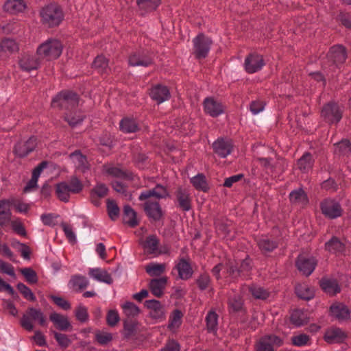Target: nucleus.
Masks as SVG:
<instances>
[{
	"label": "nucleus",
	"mask_w": 351,
	"mask_h": 351,
	"mask_svg": "<svg viewBox=\"0 0 351 351\" xmlns=\"http://www.w3.org/2000/svg\"><path fill=\"white\" fill-rule=\"evenodd\" d=\"M95 339L101 345H106L112 339V334L105 331H97L95 333Z\"/></svg>",
	"instance_id": "nucleus-59"
},
{
	"label": "nucleus",
	"mask_w": 351,
	"mask_h": 351,
	"mask_svg": "<svg viewBox=\"0 0 351 351\" xmlns=\"http://www.w3.org/2000/svg\"><path fill=\"white\" fill-rule=\"evenodd\" d=\"M178 206L183 211H189L191 208V197L186 189L179 187L176 193Z\"/></svg>",
	"instance_id": "nucleus-20"
},
{
	"label": "nucleus",
	"mask_w": 351,
	"mask_h": 351,
	"mask_svg": "<svg viewBox=\"0 0 351 351\" xmlns=\"http://www.w3.org/2000/svg\"><path fill=\"white\" fill-rule=\"evenodd\" d=\"M104 171L108 176L116 178L112 184L113 189L118 193L125 194L128 189L127 182H130L129 176L122 169L111 165L105 166Z\"/></svg>",
	"instance_id": "nucleus-5"
},
{
	"label": "nucleus",
	"mask_w": 351,
	"mask_h": 351,
	"mask_svg": "<svg viewBox=\"0 0 351 351\" xmlns=\"http://www.w3.org/2000/svg\"><path fill=\"white\" fill-rule=\"evenodd\" d=\"M107 210L109 217L115 221L119 215V208L114 200L107 199Z\"/></svg>",
	"instance_id": "nucleus-56"
},
{
	"label": "nucleus",
	"mask_w": 351,
	"mask_h": 351,
	"mask_svg": "<svg viewBox=\"0 0 351 351\" xmlns=\"http://www.w3.org/2000/svg\"><path fill=\"white\" fill-rule=\"evenodd\" d=\"M180 278L188 280L193 276V271L189 262L184 258H180L176 265Z\"/></svg>",
	"instance_id": "nucleus-28"
},
{
	"label": "nucleus",
	"mask_w": 351,
	"mask_h": 351,
	"mask_svg": "<svg viewBox=\"0 0 351 351\" xmlns=\"http://www.w3.org/2000/svg\"><path fill=\"white\" fill-rule=\"evenodd\" d=\"M40 14L43 23L49 27L58 25L63 19L62 10L56 4H50L43 8Z\"/></svg>",
	"instance_id": "nucleus-7"
},
{
	"label": "nucleus",
	"mask_w": 351,
	"mask_h": 351,
	"mask_svg": "<svg viewBox=\"0 0 351 351\" xmlns=\"http://www.w3.org/2000/svg\"><path fill=\"white\" fill-rule=\"evenodd\" d=\"M322 213L330 219H335L342 214V208L337 201L332 199H326L320 204Z\"/></svg>",
	"instance_id": "nucleus-11"
},
{
	"label": "nucleus",
	"mask_w": 351,
	"mask_h": 351,
	"mask_svg": "<svg viewBox=\"0 0 351 351\" xmlns=\"http://www.w3.org/2000/svg\"><path fill=\"white\" fill-rule=\"evenodd\" d=\"M33 322H38L41 326L47 324V319L40 310L29 307L23 315L21 320V324L23 328L28 331L34 329Z\"/></svg>",
	"instance_id": "nucleus-9"
},
{
	"label": "nucleus",
	"mask_w": 351,
	"mask_h": 351,
	"mask_svg": "<svg viewBox=\"0 0 351 351\" xmlns=\"http://www.w3.org/2000/svg\"><path fill=\"white\" fill-rule=\"evenodd\" d=\"M78 95L70 90H64L57 95L51 101L54 108L65 109L68 111L73 110L78 104Z\"/></svg>",
	"instance_id": "nucleus-6"
},
{
	"label": "nucleus",
	"mask_w": 351,
	"mask_h": 351,
	"mask_svg": "<svg viewBox=\"0 0 351 351\" xmlns=\"http://www.w3.org/2000/svg\"><path fill=\"white\" fill-rule=\"evenodd\" d=\"M325 249L331 254L341 255L344 254L346 247L343 242L337 237H332L325 244Z\"/></svg>",
	"instance_id": "nucleus-26"
},
{
	"label": "nucleus",
	"mask_w": 351,
	"mask_h": 351,
	"mask_svg": "<svg viewBox=\"0 0 351 351\" xmlns=\"http://www.w3.org/2000/svg\"><path fill=\"white\" fill-rule=\"evenodd\" d=\"M0 44L6 56L18 50V45L12 39H3Z\"/></svg>",
	"instance_id": "nucleus-55"
},
{
	"label": "nucleus",
	"mask_w": 351,
	"mask_h": 351,
	"mask_svg": "<svg viewBox=\"0 0 351 351\" xmlns=\"http://www.w3.org/2000/svg\"><path fill=\"white\" fill-rule=\"evenodd\" d=\"M282 340L276 335H265L256 344V351H274L275 347L282 345Z\"/></svg>",
	"instance_id": "nucleus-12"
},
{
	"label": "nucleus",
	"mask_w": 351,
	"mask_h": 351,
	"mask_svg": "<svg viewBox=\"0 0 351 351\" xmlns=\"http://www.w3.org/2000/svg\"><path fill=\"white\" fill-rule=\"evenodd\" d=\"M71 159L74 162L76 168L81 171H85L88 169L89 165L87 158L80 152H75L70 155Z\"/></svg>",
	"instance_id": "nucleus-39"
},
{
	"label": "nucleus",
	"mask_w": 351,
	"mask_h": 351,
	"mask_svg": "<svg viewBox=\"0 0 351 351\" xmlns=\"http://www.w3.org/2000/svg\"><path fill=\"white\" fill-rule=\"evenodd\" d=\"M57 217L58 215L56 214L47 213L42 215L40 219L45 226H54L57 223Z\"/></svg>",
	"instance_id": "nucleus-64"
},
{
	"label": "nucleus",
	"mask_w": 351,
	"mask_h": 351,
	"mask_svg": "<svg viewBox=\"0 0 351 351\" xmlns=\"http://www.w3.org/2000/svg\"><path fill=\"white\" fill-rule=\"evenodd\" d=\"M347 55L346 49L341 45L332 47L326 55V60L323 62V69L329 77H334L333 73L339 69L345 62Z\"/></svg>",
	"instance_id": "nucleus-2"
},
{
	"label": "nucleus",
	"mask_w": 351,
	"mask_h": 351,
	"mask_svg": "<svg viewBox=\"0 0 351 351\" xmlns=\"http://www.w3.org/2000/svg\"><path fill=\"white\" fill-rule=\"evenodd\" d=\"M49 319L58 330L66 331L71 327L67 317L59 313H51Z\"/></svg>",
	"instance_id": "nucleus-35"
},
{
	"label": "nucleus",
	"mask_w": 351,
	"mask_h": 351,
	"mask_svg": "<svg viewBox=\"0 0 351 351\" xmlns=\"http://www.w3.org/2000/svg\"><path fill=\"white\" fill-rule=\"evenodd\" d=\"M193 53L198 59L205 58L210 51L212 40L203 34H198L193 40Z\"/></svg>",
	"instance_id": "nucleus-10"
},
{
	"label": "nucleus",
	"mask_w": 351,
	"mask_h": 351,
	"mask_svg": "<svg viewBox=\"0 0 351 351\" xmlns=\"http://www.w3.org/2000/svg\"><path fill=\"white\" fill-rule=\"evenodd\" d=\"M196 283L200 290L204 291L208 289L210 292H213V289L211 285V279L208 274H201L196 280Z\"/></svg>",
	"instance_id": "nucleus-46"
},
{
	"label": "nucleus",
	"mask_w": 351,
	"mask_h": 351,
	"mask_svg": "<svg viewBox=\"0 0 351 351\" xmlns=\"http://www.w3.org/2000/svg\"><path fill=\"white\" fill-rule=\"evenodd\" d=\"M343 112V107L337 103L329 102L323 106L321 117L328 124H337L342 118Z\"/></svg>",
	"instance_id": "nucleus-8"
},
{
	"label": "nucleus",
	"mask_w": 351,
	"mask_h": 351,
	"mask_svg": "<svg viewBox=\"0 0 351 351\" xmlns=\"http://www.w3.org/2000/svg\"><path fill=\"white\" fill-rule=\"evenodd\" d=\"M295 293L299 298L309 300L313 298L315 291L313 287L306 284H300L296 286Z\"/></svg>",
	"instance_id": "nucleus-41"
},
{
	"label": "nucleus",
	"mask_w": 351,
	"mask_h": 351,
	"mask_svg": "<svg viewBox=\"0 0 351 351\" xmlns=\"http://www.w3.org/2000/svg\"><path fill=\"white\" fill-rule=\"evenodd\" d=\"M193 186L197 189L202 191H207L208 189L206 177L201 173L193 177L191 179Z\"/></svg>",
	"instance_id": "nucleus-45"
},
{
	"label": "nucleus",
	"mask_w": 351,
	"mask_h": 351,
	"mask_svg": "<svg viewBox=\"0 0 351 351\" xmlns=\"http://www.w3.org/2000/svg\"><path fill=\"white\" fill-rule=\"evenodd\" d=\"M213 149L217 155L226 158L232 152L233 145L231 140L219 138L213 143Z\"/></svg>",
	"instance_id": "nucleus-16"
},
{
	"label": "nucleus",
	"mask_w": 351,
	"mask_h": 351,
	"mask_svg": "<svg viewBox=\"0 0 351 351\" xmlns=\"http://www.w3.org/2000/svg\"><path fill=\"white\" fill-rule=\"evenodd\" d=\"M320 286L327 293L335 295L340 291V287L335 279L323 278L320 281Z\"/></svg>",
	"instance_id": "nucleus-38"
},
{
	"label": "nucleus",
	"mask_w": 351,
	"mask_h": 351,
	"mask_svg": "<svg viewBox=\"0 0 351 351\" xmlns=\"http://www.w3.org/2000/svg\"><path fill=\"white\" fill-rule=\"evenodd\" d=\"M265 65L263 56L256 53H251L246 57L244 62L245 71L248 73H254L260 71Z\"/></svg>",
	"instance_id": "nucleus-14"
},
{
	"label": "nucleus",
	"mask_w": 351,
	"mask_h": 351,
	"mask_svg": "<svg viewBox=\"0 0 351 351\" xmlns=\"http://www.w3.org/2000/svg\"><path fill=\"white\" fill-rule=\"evenodd\" d=\"M140 243L147 254L155 256L160 243L158 239L155 235L147 237L145 241H142L140 238Z\"/></svg>",
	"instance_id": "nucleus-30"
},
{
	"label": "nucleus",
	"mask_w": 351,
	"mask_h": 351,
	"mask_svg": "<svg viewBox=\"0 0 351 351\" xmlns=\"http://www.w3.org/2000/svg\"><path fill=\"white\" fill-rule=\"evenodd\" d=\"M265 103L261 100L252 101L250 105V110L251 112L256 115L263 111L265 109Z\"/></svg>",
	"instance_id": "nucleus-62"
},
{
	"label": "nucleus",
	"mask_w": 351,
	"mask_h": 351,
	"mask_svg": "<svg viewBox=\"0 0 351 351\" xmlns=\"http://www.w3.org/2000/svg\"><path fill=\"white\" fill-rule=\"evenodd\" d=\"M85 116L80 111L71 110L64 114V120L72 127H76L81 124Z\"/></svg>",
	"instance_id": "nucleus-37"
},
{
	"label": "nucleus",
	"mask_w": 351,
	"mask_h": 351,
	"mask_svg": "<svg viewBox=\"0 0 351 351\" xmlns=\"http://www.w3.org/2000/svg\"><path fill=\"white\" fill-rule=\"evenodd\" d=\"M108 193V188L104 184H97L92 191V201L93 204L96 206L99 204V200H95V196L96 195L99 198H101L105 197Z\"/></svg>",
	"instance_id": "nucleus-53"
},
{
	"label": "nucleus",
	"mask_w": 351,
	"mask_h": 351,
	"mask_svg": "<svg viewBox=\"0 0 351 351\" xmlns=\"http://www.w3.org/2000/svg\"><path fill=\"white\" fill-rule=\"evenodd\" d=\"M291 322L295 326H300L307 322L306 314L301 310H294L291 314Z\"/></svg>",
	"instance_id": "nucleus-47"
},
{
	"label": "nucleus",
	"mask_w": 351,
	"mask_h": 351,
	"mask_svg": "<svg viewBox=\"0 0 351 351\" xmlns=\"http://www.w3.org/2000/svg\"><path fill=\"white\" fill-rule=\"evenodd\" d=\"M62 45L56 39H49L37 49V56L40 58L51 60L58 58L62 53Z\"/></svg>",
	"instance_id": "nucleus-4"
},
{
	"label": "nucleus",
	"mask_w": 351,
	"mask_h": 351,
	"mask_svg": "<svg viewBox=\"0 0 351 351\" xmlns=\"http://www.w3.org/2000/svg\"><path fill=\"white\" fill-rule=\"evenodd\" d=\"M335 154L349 156L351 154V143L348 140H343L335 144Z\"/></svg>",
	"instance_id": "nucleus-51"
},
{
	"label": "nucleus",
	"mask_w": 351,
	"mask_h": 351,
	"mask_svg": "<svg viewBox=\"0 0 351 351\" xmlns=\"http://www.w3.org/2000/svg\"><path fill=\"white\" fill-rule=\"evenodd\" d=\"M88 275L92 278L99 282H105L108 285L112 282L110 275L107 271L101 268H90Z\"/></svg>",
	"instance_id": "nucleus-32"
},
{
	"label": "nucleus",
	"mask_w": 351,
	"mask_h": 351,
	"mask_svg": "<svg viewBox=\"0 0 351 351\" xmlns=\"http://www.w3.org/2000/svg\"><path fill=\"white\" fill-rule=\"evenodd\" d=\"M160 2L161 0H136L138 11L141 15L155 10Z\"/></svg>",
	"instance_id": "nucleus-33"
},
{
	"label": "nucleus",
	"mask_w": 351,
	"mask_h": 351,
	"mask_svg": "<svg viewBox=\"0 0 351 351\" xmlns=\"http://www.w3.org/2000/svg\"><path fill=\"white\" fill-rule=\"evenodd\" d=\"M152 63V59L147 53H143L138 56H133V66H148Z\"/></svg>",
	"instance_id": "nucleus-54"
},
{
	"label": "nucleus",
	"mask_w": 351,
	"mask_h": 351,
	"mask_svg": "<svg viewBox=\"0 0 351 351\" xmlns=\"http://www.w3.org/2000/svg\"><path fill=\"white\" fill-rule=\"evenodd\" d=\"M217 319L218 315L214 311H210L206 317V326L209 332L215 333L217 330Z\"/></svg>",
	"instance_id": "nucleus-48"
},
{
	"label": "nucleus",
	"mask_w": 351,
	"mask_h": 351,
	"mask_svg": "<svg viewBox=\"0 0 351 351\" xmlns=\"http://www.w3.org/2000/svg\"><path fill=\"white\" fill-rule=\"evenodd\" d=\"M251 269V261L248 258H245L242 261L239 267L233 265L230 266L228 269V272L230 275L234 276H236L237 275L246 276Z\"/></svg>",
	"instance_id": "nucleus-29"
},
{
	"label": "nucleus",
	"mask_w": 351,
	"mask_h": 351,
	"mask_svg": "<svg viewBox=\"0 0 351 351\" xmlns=\"http://www.w3.org/2000/svg\"><path fill=\"white\" fill-rule=\"evenodd\" d=\"M40 57L36 54H24L19 60L21 69L25 71L36 70L41 62Z\"/></svg>",
	"instance_id": "nucleus-19"
},
{
	"label": "nucleus",
	"mask_w": 351,
	"mask_h": 351,
	"mask_svg": "<svg viewBox=\"0 0 351 351\" xmlns=\"http://www.w3.org/2000/svg\"><path fill=\"white\" fill-rule=\"evenodd\" d=\"M83 189L82 182L73 177L69 182H62L56 186V194L58 198L64 202L69 201L71 193H78Z\"/></svg>",
	"instance_id": "nucleus-3"
},
{
	"label": "nucleus",
	"mask_w": 351,
	"mask_h": 351,
	"mask_svg": "<svg viewBox=\"0 0 351 351\" xmlns=\"http://www.w3.org/2000/svg\"><path fill=\"white\" fill-rule=\"evenodd\" d=\"M146 273L150 276H160L165 272L166 265L152 262L145 266Z\"/></svg>",
	"instance_id": "nucleus-40"
},
{
	"label": "nucleus",
	"mask_w": 351,
	"mask_h": 351,
	"mask_svg": "<svg viewBox=\"0 0 351 351\" xmlns=\"http://www.w3.org/2000/svg\"><path fill=\"white\" fill-rule=\"evenodd\" d=\"M36 145V138L32 136L26 141H20L16 143L14 146V154L19 158L25 157L34 150Z\"/></svg>",
	"instance_id": "nucleus-13"
},
{
	"label": "nucleus",
	"mask_w": 351,
	"mask_h": 351,
	"mask_svg": "<svg viewBox=\"0 0 351 351\" xmlns=\"http://www.w3.org/2000/svg\"><path fill=\"white\" fill-rule=\"evenodd\" d=\"M10 202L8 200L0 201V225L6 224L10 219Z\"/></svg>",
	"instance_id": "nucleus-42"
},
{
	"label": "nucleus",
	"mask_w": 351,
	"mask_h": 351,
	"mask_svg": "<svg viewBox=\"0 0 351 351\" xmlns=\"http://www.w3.org/2000/svg\"><path fill=\"white\" fill-rule=\"evenodd\" d=\"M168 195L167 189L162 185L158 184L152 189L143 191L139 196L141 200L147 199L145 203V210L149 217L154 221L159 220L162 215V210L158 202L149 199L151 197L156 199L165 198Z\"/></svg>",
	"instance_id": "nucleus-1"
},
{
	"label": "nucleus",
	"mask_w": 351,
	"mask_h": 351,
	"mask_svg": "<svg viewBox=\"0 0 351 351\" xmlns=\"http://www.w3.org/2000/svg\"><path fill=\"white\" fill-rule=\"evenodd\" d=\"M69 284L73 289L81 290L86 288L89 282L84 276H75L71 279Z\"/></svg>",
	"instance_id": "nucleus-49"
},
{
	"label": "nucleus",
	"mask_w": 351,
	"mask_h": 351,
	"mask_svg": "<svg viewBox=\"0 0 351 351\" xmlns=\"http://www.w3.org/2000/svg\"><path fill=\"white\" fill-rule=\"evenodd\" d=\"M150 97L158 104H161L167 101L170 98V92L169 88L161 84L154 86L149 93Z\"/></svg>",
	"instance_id": "nucleus-21"
},
{
	"label": "nucleus",
	"mask_w": 351,
	"mask_h": 351,
	"mask_svg": "<svg viewBox=\"0 0 351 351\" xmlns=\"http://www.w3.org/2000/svg\"><path fill=\"white\" fill-rule=\"evenodd\" d=\"M53 336L58 344L64 348H67L71 343L70 339L65 334L53 332Z\"/></svg>",
	"instance_id": "nucleus-63"
},
{
	"label": "nucleus",
	"mask_w": 351,
	"mask_h": 351,
	"mask_svg": "<svg viewBox=\"0 0 351 351\" xmlns=\"http://www.w3.org/2000/svg\"><path fill=\"white\" fill-rule=\"evenodd\" d=\"M183 315L180 310L174 309L169 315L167 328L171 332H176L182 323Z\"/></svg>",
	"instance_id": "nucleus-31"
},
{
	"label": "nucleus",
	"mask_w": 351,
	"mask_h": 351,
	"mask_svg": "<svg viewBox=\"0 0 351 351\" xmlns=\"http://www.w3.org/2000/svg\"><path fill=\"white\" fill-rule=\"evenodd\" d=\"M21 274L24 276L26 280L29 283H35L38 278L36 272L29 267H25L21 270Z\"/></svg>",
	"instance_id": "nucleus-61"
},
{
	"label": "nucleus",
	"mask_w": 351,
	"mask_h": 351,
	"mask_svg": "<svg viewBox=\"0 0 351 351\" xmlns=\"http://www.w3.org/2000/svg\"><path fill=\"white\" fill-rule=\"evenodd\" d=\"M289 199L292 204L302 207L306 206L308 202L306 193L301 189L291 191L289 194Z\"/></svg>",
	"instance_id": "nucleus-36"
},
{
	"label": "nucleus",
	"mask_w": 351,
	"mask_h": 351,
	"mask_svg": "<svg viewBox=\"0 0 351 351\" xmlns=\"http://www.w3.org/2000/svg\"><path fill=\"white\" fill-rule=\"evenodd\" d=\"M203 106L205 112L212 117H217L224 112L223 105L213 97L206 98Z\"/></svg>",
	"instance_id": "nucleus-17"
},
{
	"label": "nucleus",
	"mask_w": 351,
	"mask_h": 351,
	"mask_svg": "<svg viewBox=\"0 0 351 351\" xmlns=\"http://www.w3.org/2000/svg\"><path fill=\"white\" fill-rule=\"evenodd\" d=\"M123 310V313L125 316L123 319L124 332L126 337H130L132 335V302H125L121 304Z\"/></svg>",
	"instance_id": "nucleus-25"
},
{
	"label": "nucleus",
	"mask_w": 351,
	"mask_h": 351,
	"mask_svg": "<svg viewBox=\"0 0 351 351\" xmlns=\"http://www.w3.org/2000/svg\"><path fill=\"white\" fill-rule=\"evenodd\" d=\"M120 321V316L116 309H110L106 315V323L110 327L115 326Z\"/></svg>",
	"instance_id": "nucleus-57"
},
{
	"label": "nucleus",
	"mask_w": 351,
	"mask_h": 351,
	"mask_svg": "<svg viewBox=\"0 0 351 351\" xmlns=\"http://www.w3.org/2000/svg\"><path fill=\"white\" fill-rule=\"evenodd\" d=\"M17 289L25 299L30 301H34L36 300V298L31 289L23 283H19L17 285Z\"/></svg>",
	"instance_id": "nucleus-60"
},
{
	"label": "nucleus",
	"mask_w": 351,
	"mask_h": 351,
	"mask_svg": "<svg viewBox=\"0 0 351 351\" xmlns=\"http://www.w3.org/2000/svg\"><path fill=\"white\" fill-rule=\"evenodd\" d=\"M298 167L304 173L308 172L313 165V159L308 152L305 153L298 161Z\"/></svg>",
	"instance_id": "nucleus-44"
},
{
	"label": "nucleus",
	"mask_w": 351,
	"mask_h": 351,
	"mask_svg": "<svg viewBox=\"0 0 351 351\" xmlns=\"http://www.w3.org/2000/svg\"><path fill=\"white\" fill-rule=\"evenodd\" d=\"M145 305L149 310V315L152 319L158 321H162L165 319V308L160 301L156 300H147Z\"/></svg>",
	"instance_id": "nucleus-15"
},
{
	"label": "nucleus",
	"mask_w": 351,
	"mask_h": 351,
	"mask_svg": "<svg viewBox=\"0 0 351 351\" xmlns=\"http://www.w3.org/2000/svg\"><path fill=\"white\" fill-rule=\"evenodd\" d=\"M167 281L168 278L167 276L152 279L149 282V288L152 294L158 298L161 297L164 293Z\"/></svg>",
	"instance_id": "nucleus-24"
},
{
	"label": "nucleus",
	"mask_w": 351,
	"mask_h": 351,
	"mask_svg": "<svg viewBox=\"0 0 351 351\" xmlns=\"http://www.w3.org/2000/svg\"><path fill=\"white\" fill-rule=\"evenodd\" d=\"M93 67L99 73H106L108 70V62L103 56H98L93 62Z\"/></svg>",
	"instance_id": "nucleus-50"
},
{
	"label": "nucleus",
	"mask_w": 351,
	"mask_h": 351,
	"mask_svg": "<svg viewBox=\"0 0 351 351\" xmlns=\"http://www.w3.org/2000/svg\"><path fill=\"white\" fill-rule=\"evenodd\" d=\"M228 308L230 312H239L243 309V302L239 294L230 295L228 297Z\"/></svg>",
	"instance_id": "nucleus-43"
},
{
	"label": "nucleus",
	"mask_w": 351,
	"mask_h": 351,
	"mask_svg": "<svg viewBox=\"0 0 351 351\" xmlns=\"http://www.w3.org/2000/svg\"><path fill=\"white\" fill-rule=\"evenodd\" d=\"M4 10L10 14L23 12L27 8L25 0H7L3 6Z\"/></svg>",
	"instance_id": "nucleus-27"
},
{
	"label": "nucleus",
	"mask_w": 351,
	"mask_h": 351,
	"mask_svg": "<svg viewBox=\"0 0 351 351\" xmlns=\"http://www.w3.org/2000/svg\"><path fill=\"white\" fill-rule=\"evenodd\" d=\"M257 245L264 254L272 252L278 247L277 241L267 237H262L260 238L257 241Z\"/></svg>",
	"instance_id": "nucleus-34"
},
{
	"label": "nucleus",
	"mask_w": 351,
	"mask_h": 351,
	"mask_svg": "<svg viewBox=\"0 0 351 351\" xmlns=\"http://www.w3.org/2000/svg\"><path fill=\"white\" fill-rule=\"evenodd\" d=\"M346 338V333L339 328L332 327L328 328L324 335V339L327 343H341Z\"/></svg>",
	"instance_id": "nucleus-23"
},
{
	"label": "nucleus",
	"mask_w": 351,
	"mask_h": 351,
	"mask_svg": "<svg viewBox=\"0 0 351 351\" xmlns=\"http://www.w3.org/2000/svg\"><path fill=\"white\" fill-rule=\"evenodd\" d=\"M316 265L317 261L313 256L307 257L304 255H300L296 261L298 269L306 276H309L312 274Z\"/></svg>",
	"instance_id": "nucleus-18"
},
{
	"label": "nucleus",
	"mask_w": 351,
	"mask_h": 351,
	"mask_svg": "<svg viewBox=\"0 0 351 351\" xmlns=\"http://www.w3.org/2000/svg\"><path fill=\"white\" fill-rule=\"evenodd\" d=\"M331 315L339 322L347 321L350 319V311L343 304L336 302L330 308Z\"/></svg>",
	"instance_id": "nucleus-22"
},
{
	"label": "nucleus",
	"mask_w": 351,
	"mask_h": 351,
	"mask_svg": "<svg viewBox=\"0 0 351 351\" xmlns=\"http://www.w3.org/2000/svg\"><path fill=\"white\" fill-rule=\"evenodd\" d=\"M292 343L295 346H304L308 345L310 337L306 334H300L291 337Z\"/></svg>",
	"instance_id": "nucleus-58"
},
{
	"label": "nucleus",
	"mask_w": 351,
	"mask_h": 351,
	"mask_svg": "<svg viewBox=\"0 0 351 351\" xmlns=\"http://www.w3.org/2000/svg\"><path fill=\"white\" fill-rule=\"evenodd\" d=\"M248 290L256 299L265 300L269 296V292L260 286L252 285L248 287Z\"/></svg>",
	"instance_id": "nucleus-52"
}]
</instances>
